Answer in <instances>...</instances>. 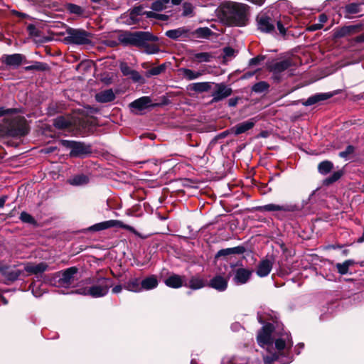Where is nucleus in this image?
Returning a JSON list of instances; mask_svg holds the SVG:
<instances>
[{
	"label": "nucleus",
	"mask_w": 364,
	"mask_h": 364,
	"mask_svg": "<svg viewBox=\"0 0 364 364\" xmlns=\"http://www.w3.org/2000/svg\"><path fill=\"white\" fill-rule=\"evenodd\" d=\"M85 284H90V287H79L75 290L78 294L90 296L93 298L103 297L107 294L110 287L112 286V282L109 278L105 277H95L87 278L82 281Z\"/></svg>",
	"instance_id": "obj_1"
},
{
	"label": "nucleus",
	"mask_w": 364,
	"mask_h": 364,
	"mask_svg": "<svg viewBox=\"0 0 364 364\" xmlns=\"http://www.w3.org/2000/svg\"><path fill=\"white\" fill-rule=\"evenodd\" d=\"M3 132L8 136H22L28 132L26 120L21 116L4 118Z\"/></svg>",
	"instance_id": "obj_2"
},
{
	"label": "nucleus",
	"mask_w": 364,
	"mask_h": 364,
	"mask_svg": "<svg viewBox=\"0 0 364 364\" xmlns=\"http://www.w3.org/2000/svg\"><path fill=\"white\" fill-rule=\"evenodd\" d=\"M248 7L240 3L230 2L223 8V12L230 21L235 26H243L247 21Z\"/></svg>",
	"instance_id": "obj_3"
},
{
	"label": "nucleus",
	"mask_w": 364,
	"mask_h": 364,
	"mask_svg": "<svg viewBox=\"0 0 364 364\" xmlns=\"http://www.w3.org/2000/svg\"><path fill=\"white\" fill-rule=\"evenodd\" d=\"M157 38L149 32L127 33L119 36V40L124 45H131L136 47L144 46L146 41H155Z\"/></svg>",
	"instance_id": "obj_4"
},
{
	"label": "nucleus",
	"mask_w": 364,
	"mask_h": 364,
	"mask_svg": "<svg viewBox=\"0 0 364 364\" xmlns=\"http://www.w3.org/2000/svg\"><path fill=\"white\" fill-rule=\"evenodd\" d=\"M65 41L70 44L90 45L92 43V35L83 29L69 28L66 31Z\"/></svg>",
	"instance_id": "obj_5"
},
{
	"label": "nucleus",
	"mask_w": 364,
	"mask_h": 364,
	"mask_svg": "<svg viewBox=\"0 0 364 364\" xmlns=\"http://www.w3.org/2000/svg\"><path fill=\"white\" fill-rule=\"evenodd\" d=\"M294 65L292 58L273 59L266 63L267 69L274 75H278Z\"/></svg>",
	"instance_id": "obj_6"
},
{
	"label": "nucleus",
	"mask_w": 364,
	"mask_h": 364,
	"mask_svg": "<svg viewBox=\"0 0 364 364\" xmlns=\"http://www.w3.org/2000/svg\"><path fill=\"white\" fill-rule=\"evenodd\" d=\"M78 269L76 267H69L63 271L56 273L58 277V286L63 287H68L74 283L75 275L77 273Z\"/></svg>",
	"instance_id": "obj_7"
},
{
	"label": "nucleus",
	"mask_w": 364,
	"mask_h": 364,
	"mask_svg": "<svg viewBox=\"0 0 364 364\" xmlns=\"http://www.w3.org/2000/svg\"><path fill=\"white\" fill-rule=\"evenodd\" d=\"M63 144L71 149L70 154L73 157H80L92 153L91 146L85 143L65 141Z\"/></svg>",
	"instance_id": "obj_8"
},
{
	"label": "nucleus",
	"mask_w": 364,
	"mask_h": 364,
	"mask_svg": "<svg viewBox=\"0 0 364 364\" xmlns=\"http://www.w3.org/2000/svg\"><path fill=\"white\" fill-rule=\"evenodd\" d=\"M274 330V326L270 323H265L259 331L257 336L258 344L264 347L266 345H270L273 343L272 334Z\"/></svg>",
	"instance_id": "obj_9"
},
{
	"label": "nucleus",
	"mask_w": 364,
	"mask_h": 364,
	"mask_svg": "<svg viewBox=\"0 0 364 364\" xmlns=\"http://www.w3.org/2000/svg\"><path fill=\"white\" fill-rule=\"evenodd\" d=\"M113 227H119L125 230H132L133 228L124 224L122 221L117 220H110L99 223H96L89 228L90 231L97 232L103 230H107Z\"/></svg>",
	"instance_id": "obj_10"
},
{
	"label": "nucleus",
	"mask_w": 364,
	"mask_h": 364,
	"mask_svg": "<svg viewBox=\"0 0 364 364\" xmlns=\"http://www.w3.org/2000/svg\"><path fill=\"white\" fill-rule=\"evenodd\" d=\"M258 29L264 33H270L274 30V21L265 14L257 17Z\"/></svg>",
	"instance_id": "obj_11"
},
{
	"label": "nucleus",
	"mask_w": 364,
	"mask_h": 364,
	"mask_svg": "<svg viewBox=\"0 0 364 364\" xmlns=\"http://www.w3.org/2000/svg\"><path fill=\"white\" fill-rule=\"evenodd\" d=\"M232 90L230 87H228L223 83L216 84L215 90L213 92V100L212 102H219L230 95H231Z\"/></svg>",
	"instance_id": "obj_12"
},
{
	"label": "nucleus",
	"mask_w": 364,
	"mask_h": 364,
	"mask_svg": "<svg viewBox=\"0 0 364 364\" xmlns=\"http://www.w3.org/2000/svg\"><path fill=\"white\" fill-rule=\"evenodd\" d=\"M228 285V279L220 274L213 277L207 284L210 288L218 291H224L227 289Z\"/></svg>",
	"instance_id": "obj_13"
},
{
	"label": "nucleus",
	"mask_w": 364,
	"mask_h": 364,
	"mask_svg": "<svg viewBox=\"0 0 364 364\" xmlns=\"http://www.w3.org/2000/svg\"><path fill=\"white\" fill-rule=\"evenodd\" d=\"M49 266L46 262H40L38 264L27 263L24 269L29 274L38 275L48 270Z\"/></svg>",
	"instance_id": "obj_14"
},
{
	"label": "nucleus",
	"mask_w": 364,
	"mask_h": 364,
	"mask_svg": "<svg viewBox=\"0 0 364 364\" xmlns=\"http://www.w3.org/2000/svg\"><path fill=\"white\" fill-rule=\"evenodd\" d=\"M252 271L245 268H238L235 270L234 282L237 284H243L248 282Z\"/></svg>",
	"instance_id": "obj_15"
},
{
	"label": "nucleus",
	"mask_w": 364,
	"mask_h": 364,
	"mask_svg": "<svg viewBox=\"0 0 364 364\" xmlns=\"http://www.w3.org/2000/svg\"><path fill=\"white\" fill-rule=\"evenodd\" d=\"M206 281L199 274L192 276L188 283H185V287L193 290L202 289L207 286Z\"/></svg>",
	"instance_id": "obj_16"
},
{
	"label": "nucleus",
	"mask_w": 364,
	"mask_h": 364,
	"mask_svg": "<svg viewBox=\"0 0 364 364\" xmlns=\"http://www.w3.org/2000/svg\"><path fill=\"white\" fill-rule=\"evenodd\" d=\"M23 58L24 56L19 53L4 55L2 57V62L6 65L11 66L13 68H17L22 63Z\"/></svg>",
	"instance_id": "obj_17"
},
{
	"label": "nucleus",
	"mask_w": 364,
	"mask_h": 364,
	"mask_svg": "<svg viewBox=\"0 0 364 364\" xmlns=\"http://www.w3.org/2000/svg\"><path fill=\"white\" fill-rule=\"evenodd\" d=\"M165 284L173 289H178L181 287H185L184 277L173 274L167 277L164 281Z\"/></svg>",
	"instance_id": "obj_18"
},
{
	"label": "nucleus",
	"mask_w": 364,
	"mask_h": 364,
	"mask_svg": "<svg viewBox=\"0 0 364 364\" xmlns=\"http://www.w3.org/2000/svg\"><path fill=\"white\" fill-rule=\"evenodd\" d=\"M95 97L97 102L107 103L114 101L116 98V95L112 89H107L99 92L95 95Z\"/></svg>",
	"instance_id": "obj_19"
},
{
	"label": "nucleus",
	"mask_w": 364,
	"mask_h": 364,
	"mask_svg": "<svg viewBox=\"0 0 364 364\" xmlns=\"http://www.w3.org/2000/svg\"><path fill=\"white\" fill-rule=\"evenodd\" d=\"M273 267V262L269 259H265L259 262L256 271L257 274L260 277H267L271 272Z\"/></svg>",
	"instance_id": "obj_20"
},
{
	"label": "nucleus",
	"mask_w": 364,
	"mask_h": 364,
	"mask_svg": "<svg viewBox=\"0 0 364 364\" xmlns=\"http://www.w3.org/2000/svg\"><path fill=\"white\" fill-rule=\"evenodd\" d=\"M151 103V98L148 96H144L131 102L129 104V107L138 111H142L150 106H153Z\"/></svg>",
	"instance_id": "obj_21"
},
{
	"label": "nucleus",
	"mask_w": 364,
	"mask_h": 364,
	"mask_svg": "<svg viewBox=\"0 0 364 364\" xmlns=\"http://www.w3.org/2000/svg\"><path fill=\"white\" fill-rule=\"evenodd\" d=\"M360 25H350L343 26L335 32L334 36L336 38H343L347 36H350L358 32L360 30Z\"/></svg>",
	"instance_id": "obj_22"
},
{
	"label": "nucleus",
	"mask_w": 364,
	"mask_h": 364,
	"mask_svg": "<svg viewBox=\"0 0 364 364\" xmlns=\"http://www.w3.org/2000/svg\"><path fill=\"white\" fill-rule=\"evenodd\" d=\"M124 289L132 292L139 293L141 291V279L131 277L124 284Z\"/></svg>",
	"instance_id": "obj_23"
},
{
	"label": "nucleus",
	"mask_w": 364,
	"mask_h": 364,
	"mask_svg": "<svg viewBox=\"0 0 364 364\" xmlns=\"http://www.w3.org/2000/svg\"><path fill=\"white\" fill-rule=\"evenodd\" d=\"M255 121L253 119L242 122L234 126L232 128V132L235 135H239L251 129L255 126Z\"/></svg>",
	"instance_id": "obj_24"
},
{
	"label": "nucleus",
	"mask_w": 364,
	"mask_h": 364,
	"mask_svg": "<svg viewBox=\"0 0 364 364\" xmlns=\"http://www.w3.org/2000/svg\"><path fill=\"white\" fill-rule=\"evenodd\" d=\"M245 250L246 249L244 246H237L231 248L222 249L216 253L215 259H218L221 257H225L230 255H241L243 254Z\"/></svg>",
	"instance_id": "obj_25"
},
{
	"label": "nucleus",
	"mask_w": 364,
	"mask_h": 364,
	"mask_svg": "<svg viewBox=\"0 0 364 364\" xmlns=\"http://www.w3.org/2000/svg\"><path fill=\"white\" fill-rule=\"evenodd\" d=\"M333 96V94L329 93V92L318 93V94H316L314 95L309 97L304 102H303V105L305 106L313 105L319 102L328 100L329 98H331Z\"/></svg>",
	"instance_id": "obj_26"
},
{
	"label": "nucleus",
	"mask_w": 364,
	"mask_h": 364,
	"mask_svg": "<svg viewBox=\"0 0 364 364\" xmlns=\"http://www.w3.org/2000/svg\"><path fill=\"white\" fill-rule=\"evenodd\" d=\"M141 291L143 290L149 291L154 289L158 287L159 281L157 277L154 274H151L144 279H141Z\"/></svg>",
	"instance_id": "obj_27"
},
{
	"label": "nucleus",
	"mask_w": 364,
	"mask_h": 364,
	"mask_svg": "<svg viewBox=\"0 0 364 364\" xmlns=\"http://www.w3.org/2000/svg\"><path fill=\"white\" fill-rule=\"evenodd\" d=\"M190 30L186 27H180L176 29L168 30L166 32V36L173 40H177L181 36H187Z\"/></svg>",
	"instance_id": "obj_28"
},
{
	"label": "nucleus",
	"mask_w": 364,
	"mask_h": 364,
	"mask_svg": "<svg viewBox=\"0 0 364 364\" xmlns=\"http://www.w3.org/2000/svg\"><path fill=\"white\" fill-rule=\"evenodd\" d=\"M1 274L9 282H14L21 275L22 271L20 269L9 270L7 267L4 266Z\"/></svg>",
	"instance_id": "obj_29"
},
{
	"label": "nucleus",
	"mask_w": 364,
	"mask_h": 364,
	"mask_svg": "<svg viewBox=\"0 0 364 364\" xmlns=\"http://www.w3.org/2000/svg\"><path fill=\"white\" fill-rule=\"evenodd\" d=\"M211 88L210 83L208 82H196L192 83L188 85V90L193 91L196 92L201 93L204 92H208Z\"/></svg>",
	"instance_id": "obj_30"
},
{
	"label": "nucleus",
	"mask_w": 364,
	"mask_h": 364,
	"mask_svg": "<svg viewBox=\"0 0 364 364\" xmlns=\"http://www.w3.org/2000/svg\"><path fill=\"white\" fill-rule=\"evenodd\" d=\"M179 73L182 75V77L188 80H193L198 78L201 75H203V73L200 71H193L188 68H180L178 70Z\"/></svg>",
	"instance_id": "obj_31"
},
{
	"label": "nucleus",
	"mask_w": 364,
	"mask_h": 364,
	"mask_svg": "<svg viewBox=\"0 0 364 364\" xmlns=\"http://www.w3.org/2000/svg\"><path fill=\"white\" fill-rule=\"evenodd\" d=\"M355 264L354 260L348 259L343 263H337L336 267L337 271L341 275L346 274L348 272L349 267Z\"/></svg>",
	"instance_id": "obj_32"
},
{
	"label": "nucleus",
	"mask_w": 364,
	"mask_h": 364,
	"mask_svg": "<svg viewBox=\"0 0 364 364\" xmlns=\"http://www.w3.org/2000/svg\"><path fill=\"white\" fill-rule=\"evenodd\" d=\"M213 58V54L208 52L197 53L193 55V60L197 61L198 63L210 62Z\"/></svg>",
	"instance_id": "obj_33"
},
{
	"label": "nucleus",
	"mask_w": 364,
	"mask_h": 364,
	"mask_svg": "<svg viewBox=\"0 0 364 364\" xmlns=\"http://www.w3.org/2000/svg\"><path fill=\"white\" fill-rule=\"evenodd\" d=\"M261 209L264 211H290L291 209L288 205H279L275 204H267L262 207Z\"/></svg>",
	"instance_id": "obj_34"
},
{
	"label": "nucleus",
	"mask_w": 364,
	"mask_h": 364,
	"mask_svg": "<svg viewBox=\"0 0 364 364\" xmlns=\"http://www.w3.org/2000/svg\"><path fill=\"white\" fill-rule=\"evenodd\" d=\"M333 168V164L330 161H321L318 165V171L322 175H326Z\"/></svg>",
	"instance_id": "obj_35"
},
{
	"label": "nucleus",
	"mask_w": 364,
	"mask_h": 364,
	"mask_svg": "<svg viewBox=\"0 0 364 364\" xmlns=\"http://www.w3.org/2000/svg\"><path fill=\"white\" fill-rule=\"evenodd\" d=\"M355 151L354 146L348 145L344 151L339 152L338 156L346 161L350 160L355 156Z\"/></svg>",
	"instance_id": "obj_36"
},
{
	"label": "nucleus",
	"mask_w": 364,
	"mask_h": 364,
	"mask_svg": "<svg viewBox=\"0 0 364 364\" xmlns=\"http://www.w3.org/2000/svg\"><path fill=\"white\" fill-rule=\"evenodd\" d=\"M53 124L58 129H64L69 127L71 123L69 119L63 116H60L55 119Z\"/></svg>",
	"instance_id": "obj_37"
},
{
	"label": "nucleus",
	"mask_w": 364,
	"mask_h": 364,
	"mask_svg": "<svg viewBox=\"0 0 364 364\" xmlns=\"http://www.w3.org/2000/svg\"><path fill=\"white\" fill-rule=\"evenodd\" d=\"M343 174L344 172L343 170L335 171L323 181V184L326 186H329L338 181L343 176Z\"/></svg>",
	"instance_id": "obj_38"
},
{
	"label": "nucleus",
	"mask_w": 364,
	"mask_h": 364,
	"mask_svg": "<svg viewBox=\"0 0 364 364\" xmlns=\"http://www.w3.org/2000/svg\"><path fill=\"white\" fill-rule=\"evenodd\" d=\"M166 66L165 64H161L157 67L151 68L146 72L145 75L147 77L159 75L164 73L166 70Z\"/></svg>",
	"instance_id": "obj_39"
},
{
	"label": "nucleus",
	"mask_w": 364,
	"mask_h": 364,
	"mask_svg": "<svg viewBox=\"0 0 364 364\" xmlns=\"http://www.w3.org/2000/svg\"><path fill=\"white\" fill-rule=\"evenodd\" d=\"M89 181V178L87 176L81 174L77 175L73 177L70 180V183L74 186H81L87 184Z\"/></svg>",
	"instance_id": "obj_40"
},
{
	"label": "nucleus",
	"mask_w": 364,
	"mask_h": 364,
	"mask_svg": "<svg viewBox=\"0 0 364 364\" xmlns=\"http://www.w3.org/2000/svg\"><path fill=\"white\" fill-rule=\"evenodd\" d=\"M269 87V85L267 82L260 81L252 86V91L256 93H262L268 90Z\"/></svg>",
	"instance_id": "obj_41"
},
{
	"label": "nucleus",
	"mask_w": 364,
	"mask_h": 364,
	"mask_svg": "<svg viewBox=\"0 0 364 364\" xmlns=\"http://www.w3.org/2000/svg\"><path fill=\"white\" fill-rule=\"evenodd\" d=\"M65 8L70 14L82 15L84 12V9L81 6L74 4H67Z\"/></svg>",
	"instance_id": "obj_42"
},
{
	"label": "nucleus",
	"mask_w": 364,
	"mask_h": 364,
	"mask_svg": "<svg viewBox=\"0 0 364 364\" xmlns=\"http://www.w3.org/2000/svg\"><path fill=\"white\" fill-rule=\"evenodd\" d=\"M360 4L350 3L345 6V11L348 14H355L360 12Z\"/></svg>",
	"instance_id": "obj_43"
},
{
	"label": "nucleus",
	"mask_w": 364,
	"mask_h": 364,
	"mask_svg": "<svg viewBox=\"0 0 364 364\" xmlns=\"http://www.w3.org/2000/svg\"><path fill=\"white\" fill-rule=\"evenodd\" d=\"M20 220L25 223H28L33 225H37V222L34 218L29 213L24 211L21 213Z\"/></svg>",
	"instance_id": "obj_44"
},
{
	"label": "nucleus",
	"mask_w": 364,
	"mask_h": 364,
	"mask_svg": "<svg viewBox=\"0 0 364 364\" xmlns=\"http://www.w3.org/2000/svg\"><path fill=\"white\" fill-rule=\"evenodd\" d=\"M20 112V110L16 108L5 109L0 107V117H9L13 114H16Z\"/></svg>",
	"instance_id": "obj_45"
},
{
	"label": "nucleus",
	"mask_w": 364,
	"mask_h": 364,
	"mask_svg": "<svg viewBox=\"0 0 364 364\" xmlns=\"http://www.w3.org/2000/svg\"><path fill=\"white\" fill-rule=\"evenodd\" d=\"M211 33V30L207 27L199 28L196 29V31L194 32V34H196L198 37L200 38H208V36H210Z\"/></svg>",
	"instance_id": "obj_46"
},
{
	"label": "nucleus",
	"mask_w": 364,
	"mask_h": 364,
	"mask_svg": "<svg viewBox=\"0 0 364 364\" xmlns=\"http://www.w3.org/2000/svg\"><path fill=\"white\" fill-rule=\"evenodd\" d=\"M148 41L146 42V44L142 46L143 48H145V52L148 54H154V53H156L159 51V48L156 45H149L147 43Z\"/></svg>",
	"instance_id": "obj_47"
},
{
	"label": "nucleus",
	"mask_w": 364,
	"mask_h": 364,
	"mask_svg": "<svg viewBox=\"0 0 364 364\" xmlns=\"http://www.w3.org/2000/svg\"><path fill=\"white\" fill-rule=\"evenodd\" d=\"M279 358V354L277 353L266 355L263 357V360L265 364H271Z\"/></svg>",
	"instance_id": "obj_48"
},
{
	"label": "nucleus",
	"mask_w": 364,
	"mask_h": 364,
	"mask_svg": "<svg viewBox=\"0 0 364 364\" xmlns=\"http://www.w3.org/2000/svg\"><path fill=\"white\" fill-rule=\"evenodd\" d=\"M151 8L155 11H161L166 9V6L161 1L156 0L152 3Z\"/></svg>",
	"instance_id": "obj_49"
},
{
	"label": "nucleus",
	"mask_w": 364,
	"mask_h": 364,
	"mask_svg": "<svg viewBox=\"0 0 364 364\" xmlns=\"http://www.w3.org/2000/svg\"><path fill=\"white\" fill-rule=\"evenodd\" d=\"M119 68L124 76H129L132 72V69L127 63L122 62L119 65Z\"/></svg>",
	"instance_id": "obj_50"
},
{
	"label": "nucleus",
	"mask_w": 364,
	"mask_h": 364,
	"mask_svg": "<svg viewBox=\"0 0 364 364\" xmlns=\"http://www.w3.org/2000/svg\"><path fill=\"white\" fill-rule=\"evenodd\" d=\"M129 76L134 82L143 83L144 81L143 77L139 74V73L134 70H132Z\"/></svg>",
	"instance_id": "obj_51"
},
{
	"label": "nucleus",
	"mask_w": 364,
	"mask_h": 364,
	"mask_svg": "<svg viewBox=\"0 0 364 364\" xmlns=\"http://www.w3.org/2000/svg\"><path fill=\"white\" fill-rule=\"evenodd\" d=\"M265 56L264 55H257L255 58H252L249 61V65L250 66H255L259 64L262 61L264 60Z\"/></svg>",
	"instance_id": "obj_52"
},
{
	"label": "nucleus",
	"mask_w": 364,
	"mask_h": 364,
	"mask_svg": "<svg viewBox=\"0 0 364 364\" xmlns=\"http://www.w3.org/2000/svg\"><path fill=\"white\" fill-rule=\"evenodd\" d=\"M46 68V65L42 63H36L34 65L27 66L25 68L26 70H44Z\"/></svg>",
	"instance_id": "obj_53"
},
{
	"label": "nucleus",
	"mask_w": 364,
	"mask_h": 364,
	"mask_svg": "<svg viewBox=\"0 0 364 364\" xmlns=\"http://www.w3.org/2000/svg\"><path fill=\"white\" fill-rule=\"evenodd\" d=\"M183 16H187L192 14L193 6L190 3H184L183 5Z\"/></svg>",
	"instance_id": "obj_54"
},
{
	"label": "nucleus",
	"mask_w": 364,
	"mask_h": 364,
	"mask_svg": "<svg viewBox=\"0 0 364 364\" xmlns=\"http://www.w3.org/2000/svg\"><path fill=\"white\" fill-rule=\"evenodd\" d=\"M224 58H232L235 56V50L231 47L223 48Z\"/></svg>",
	"instance_id": "obj_55"
},
{
	"label": "nucleus",
	"mask_w": 364,
	"mask_h": 364,
	"mask_svg": "<svg viewBox=\"0 0 364 364\" xmlns=\"http://www.w3.org/2000/svg\"><path fill=\"white\" fill-rule=\"evenodd\" d=\"M275 346L277 349L280 351L285 348L286 342L283 338H278L275 341Z\"/></svg>",
	"instance_id": "obj_56"
},
{
	"label": "nucleus",
	"mask_w": 364,
	"mask_h": 364,
	"mask_svg": "<svg viewBox=\"0 0 364 364\" xmlns=\"http://www.w3.org/2000/svg\"><path fill=\"white\" fill-rule=\"evenodd\" d=\"M144 7L142 6H136L132 9V14L139 16L144 15Z\"/></svg>",
	"instance_id": "obj_57"
},
{
	"label": "nucleus",
	"mask_w": 364,
	"mask_h": 364,
	"mask_svg": "<svg viewBox=\"0 0 364 364\" xmlns=\"http://www.w3.org/2000/svg\"><path fill=\"white\" fill-rule=\"evenodd\" d=\"M323 28V24L321 23H314L308 27V30L310 31H315Z\"/></svg>",
	"instance_id": "obj_58"
},
{
	"label": "nucleus",
	"mask_w": 364,
	"mask_h": 364,
	"mask_svg": "<svg viewBox=\"0 0 364 364\" xmlns=\"http://www.w3.org/2000/svg\"><path fill=\"white\" fill-rule=\"evenodd\" d=\"M277 28H278L279 33L282 35H285L286 34V28H284V25L281 23V21H277Z\"/></svg>",
	"instance_id": "obj_59"
},
{
	"label": "nucleus",
	"mask_w": 364,
	"mask_h": 364,
	"mask_svg": "<svg viewBox=\"0 0 364 364\" xmlns=\"http://www.w3.org/2000/svg\"><path fill=\"white\" fill-rule=\"evenodd\" d=\"M123 289H124V284L123 285L118 284L112 288V291L113 294H119L122 291Z\"/></svg>",
	"instance_id": "obj_60"
},
{
	"label": "nucleus",
	"mask_w": 364,
	"mask_h": 364,
	"mask_svg": "<svg viewBox=\"0 0 364 364\" xmlns=\"http://www.w3.org/2000/svg\"><path fill=\"white\" fill-rule=\"evenodd\" d=\"M7 199H8V196H6V195L0 197V208H4Z\"/></svg>",
	"instance_id": "obj_61"
},
{
	"label": "nucleus",
	"mask_w": 364,
	"mask_h": 364,
	"mask_svg": "<svg viewBox=\"0 0 364 364\" xmlns=\"http://www.w3.org/2000/svg\"><path fill=\"white\" fill-rule=\"evenodd\" d=\"M156 13L153 12V11H144V15H146V16L147 18H156Z\"/></svg>",
	"instance_id": "obj_62"
},
{
	"label": "nucleus",
	"mask_w": 364,
	"mask_h": 364,
	"mask_svg": "<svg viewBox=\"0 0 364 364\" xmlns=\"http://www.w3.org/2000/svg\"><path fill=\"white\" fill-rule=\"evenodd\" d=\"M255 74V71L247 72L242 75V79H248V78L252 77Z\"/></svg>",
	"instance_id": "obj_63"
},
{
	"label": "nucleus",
	"mask_w": 364,
	"mask_h": 364,
	"mask_svg": "<svg viewBox=\"0 0 364 364\" xmlns=\"http://www.w3.org/2000/svg\"><path fill=\"white\" fill-rule=\"evenodd\" d=\"M319 21L320 23L323 24V23H325L327 21V16L325 14H321L319 15Z\"/></svg>",
	"instance_id": "obj_64"
}]
</instances>
